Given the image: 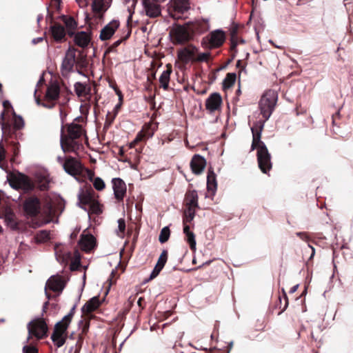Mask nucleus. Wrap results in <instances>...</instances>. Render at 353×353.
Masks as SVG:
<instances>
[{"label":"nucleus","mask_w":353,"mask_h":353,"mask_svg":"<svg viewBox=\"0 0 353 353\" xmlns=\"http://www.w3.org/2000/svg\"><path fill=\"white\" fill-rule=\"evenodd\" d=\"M23 353H38L35 347L31 345H24L23 347Z\"/></svg>","instance_id":"43"},{"label":"nucleus","mask_w":353,"mask_h":353,"mask_svg":"<svg viewBox=\"0 0 353 353\" xmlns=\"http://www.w3.org/2000/svg\"><path fill=\"white\" fill-rule=\"evenodd\" d=\"M28 336L26 339V343L28 342L32 335H34L38 339H43L46 336L48 326L43 319H37L28 323Z\"/></svg>","instance_id":"4"},{"label":"nucleus","mask_w":353,"mask_h":353,"mask_svg":"<svg viewBox=\"0 0 353 353\" xmlns=\"http://www.w3.org/2000/svg\"><path fill=\"white\" fill-rule=\"evenodd\" d=\"M49 239V232L46 230L39 231L34 236L37 243H42Z\"/></svg>","instance_id":"34"},{"label":"nucleus","mask_w":353,"mask_h":353,"mask_svg":"<svg viewBox=\"0 0 353 353\" xmlns=\"http://www.w3.org/2000/svg\"><path fill=\"white\" fill-rule=\"evenodd\" d=\"M170 74H171V70L167 69L165 70H163L162 72L161 76L159 77V83L161 84V86L164 90H166L168 88Z\"/></svg>","instance_id":"29"},{"label":"nucleus","mask_w":353,"mask_h":353,"mask_svg":"<svg viewBox=\"0 0 353 353\" xmlns=\"http://www.w3.org/2000/svg\"><path fill=\"white\" fill-rule=\"evenodd\" d=\"M76 266V263H72V265H71V270H74L76 269V268L74 267Z\"/></svg>","instance_id":"64"},{"label":"nucleus","mask_w":353,"mask_h":353,"mask_svg":"<svg viewBox=\"0 0 353 353\" xmlns=\"http://www.w3.org/2000/svg\"><path fill=\"white\" fill-rule=\"evenodd\" d=\"M195 208L188 207L185 211V217L183 218V222L190 223L194 218L195 216Z\"/></svg>","instance_id":"33"},{"label":"nucleus","mask_w":353,"mask_h":353,"mask_svg":"<svg viewBox=\"0 0 353 353\" xmlns=\"http://www.w3.org/2000/svg\"><path fill=\"white\" fill-rule=\"evenodd\" d=\"M296 235L298 236H299L301 239H302L303 240H305V241L307 240V236L306 234L304 232H297Z\"/></svg>","instance_id":"52"},{"label":"nucleus","mask_w":353,"mask_h":353,"mask_svg":"<svg viewBox=\"0 0 353 353\" xmlns=\"http://www.w3.org/2000/svg\"><path fill=\"white\" fill-rule=\"evenodd\" d=\"M216 175L213 171L209 170L207 176L208 190L214 192L216 190Z\"/></svg>","instance_id":"28"},{"label":"nucleus","mask_w":353,"mask_h":353,"mask_svg":"<svg viewBox=\"0 0 353 353\" xmlns=\"http://www.w3.org/2000/svg\"><path fill=\"white\" fill-rule=\"evenodd\" d=\"M6 221H10V223H11V227H12V228H15V226H16V223H15L14 222H13V223L12 222V221H11V215H8V216H6Z\"/></svg>","instance_id":"56"},{"label":"nucleus","mask_w":353,"mask_h":353,"mask_svg":"<svg viewBox=\"0 0 353 353\" xmlns=\"http://www.w3.org/2000/svg\"><path fill=\"white\" fill-rule=\"evenodd\" d=\"M43 39V37H36V38H34L32 40V43L35 45V44H37L40 42H41Z\"/></svg>","instance_id":"51"},{"label":"nucleus","mask_w":353,"mask_h":353,"mask_svg":"<svg viewBox=\"0 0 353 353\" xmlns=\"http://www.w3.org/2000/svg\"><path fill=\"white\" fill-rule=\"evenodd\" d=\"M51 339L57 347H61L65 342V335L53 332Z\"/></svg>","instance_id":"30"},{"label":"nucleus","mask_w":353,"mask_h":353,"mask_svg":"<svg viewBox=\"0 0 353 353\" xmlns=\"http://www.w3.org/2000/svg\"><path fill=\"white\" fill-rule=\"evenodd\" d=\"M82 134V128L81 125L78 124H72L68 128V135L71 141H67L65 143H63L62 139L61 140V147L63 152L68 151H74V145H76V142L74 141V139L79 138Z\"/></svg>","instance_id":"6"},{"label":"nucleus","mask_w":353,"mask_h":353,"mask_svg":"<svg viewBox=\"0 0 353 353\" xmlns=\"http://www.w3.org/2000/svg\"><path fill=\"white\" fill-rule=\"evenodd\" d=\"M60 94V87L57 82H53L47 88L46 98L50 101H54L59 99Z\"/></svg>","instance_id":"21"},{"label":"nucleus","mask_w":353,"mask_h":353,"mask_svg":"<svg viewBox=\"0 0 353 353\" xmlns=\"http://www.w3.org/2000/svg\"><path fill=\"white\" fill-rule=\"evenodd\" d=\"M210 52L197 53L194 62H207L210 57Z\"/></svg>","instance_id":"36"},{"label":"nucleus","mask_w":353,"mask_h":353,"mask_svg":"<svg viewBox=\"0 0 353 353\" xmlns=\"http://www.w3.org/2000/svg\"><path fill=\"white\" fill-rule=\"evenodd\" d=\"M277 100L278 94L274 90H269L263 94L259 101V108L264 121H258L251 128L252 133V150H257L259 167L265 174L272 168V162L271 155L265 144L261 141V132L265 122L269 119L274 110Z\"/></svg>","instance_id":"1"},{"label":"nucleus","mask_w":353,"mask_h":353,"mask_svg":"<svg viewBox=\"0 0 353 353\" xmlns=\"http://www.w3.org/2000/svg\"><path fill=\"white\" fill-rule=\"evenodd\" d=\"M186 205L195 208L199 207L198 194L196 190H190L186 194Z\"/></svg>","instance_id":"26"},{"label":"nucleus","mask_w":353,"mask_h":353,"mask_svg":"<svg viewBox=\"0 0 353 353\" xmlns=\"http://www.w3.org/2000/svg\"><path fill=\"white\" fill-rule=\"evenodd\" d=\"M100 305L98 296L91 298L81 308L83 313H90L95 310Z\"/></svg>","instance_id":"23"},{"label":"nucleus","mask_w":353,"mask_h":353,"mask_svg":"<svg viewBox=\"0 0 353 353\" xmlns=\"http://www.w3.org/2000/svg\"><path fill=\"white\" fill-rule=\"evenodd\" d=\"M76 63V50L70 47L65 53L63 59L61 72L63 76H68L74 70Z\"/></svg>","instance_id":"7"},{"label":"nucleus","mask_w":353,"mask_h":353,"mask_svg":"<svg viewBox=\"0 0 353 353\" xmlns=\"http://www.w3.org/2000/svg\"><path fill=\"white\" fill-rule=\"evenodd\" d=\"M92 182L93 186L97 190L101 191L105 188V183L101 177H95Z\"/></svg>","instance_id":"38"},{"label":"nucleus","mask_w":353,"mask_h":353,"mask_svg":"<svg viewBox=\"0 0 353 353\" xmlns=\"http://www.w3.org/2000/svg\"><path fill=\"white\" fill-rule=\"evenodd\" d=\"M121 102H119L118 104H117L114 108V117L116 116V114H117L119 108H121Z\"/></svg>","instance_id":"54"},{"label":"nucleus","mask_w":353,"mask_h":353,"mask_svg":"<svg viewBox=\"0 0 353 353\" xmlns=\"http://www.w3.org/2000/svg\"><path fill=\"white\" fill-rule=\"evenodd\" d=\"M206 165V161L204 157L199 154H195L190 162V167L193 173L196 174H201Z\"/></svg>","instance_id":"17"},{"label":"nucleus","mask_w":353,"mask_h":353,"mask_svg":"<svg viewBox=\"0 0 353 353\" xmlns=\"http://www.w3.org/2000/svg\"><path fill=\"white\" fill-rule=\"evenodd\" d=\"M57 159L58 163H60L61 166L63 168V163H65V160L63 159V158L61 157H58Z\"/></svg>","instance_id":"58"},{"label":"nucleus","mask_w":353,"mask_h":353,"mask_svg":"<svg viewBox=\"0 0 353 353\" xmlns=\"http://www.w3.org/2000/svg\"><path fill=\"white\" fill-rule=\"evenodd\" d=\"M36 101L38 105H41L43 107H45L48 109H51V108H54V103L49 104V103H41L39 99H37Z\"/></svg>","instance_id":"50"},{"label":"nucleus","mask_w":353,"mask_h":353,"mask_svg":"<svg viewBox=\"0 0 353 353\" xmlns=\"http://www.w3.org/2000/svg\"><path fill=\"white\" fill-rule=\"evenodd\" d=\"M0 117H1L0 124H1V126L2 132H3V129H4V123H3L4 112H3L1 113Z\"/></svg>","instance_id":"53"},{"label":"nucleus","mask_w":353,"mask_h":353,"mask_svg":"<svg viewBox=\"0 0 353 353\" xmlns=\"http://www.w3.org/2000/svg\"><path fill=\"white\" fill-rule=\"evenodd\" d=\"M18 185L26 192L32 190L34 187L31 179L26 175H22L19 177L18 180Z\"/></svg>","instance_id":"25"},{"label":"nucleus","mask_w":353,"mask_h":353,"mask_svg":"<svg viewBox=\"0 0 353 353\" xmlns=\"http://www.w3.org/2000/svg\"><path fill=\"white\" fill-rule=\"evenodd\" d=\"M119 27V21L112 20L101 30L99 38L101 41L110 39Z\"/></svg>","instance_id":"15"},{"label":"nucleus","mask_w":353,"mask_h":353,"mask_svg":"<svg viewBox=\"0 0 353 353\" xmlns=\"http://www.w3.org/2000/svg\"><path fill=\"white\" fill-rule=\"evenodd\" d=\"M170 237V230L168 227L165 226L164 227L160 232L159 236V241L163 243L166 242Z\"/></svg>","instance_id":"35"},{"label":"nucleus","mask_w":353,"mask_h":353,"mask_svg":"<svg viewBox=\"0 0 353 353\" xmlns=\"http://www.w3.org/2000/svg\"><path fill=\"white\" fill-rule=\"evenodd\" d=\"M222 103V98L220 94L214 92L211 94L205 101V107L210 112H213L215 110L220 108Z\"/></svg>","instance_id":"16"},{"label":"nucleus","mask_w":353,"mask_h":353,"mask_svg":"<svg viewBox=\"0 0 353 353\" xmlns=\"http://www.w3.org/2000/svg\"><path fill=\"white\" fill-rule=\"evenodd\" d=\"M170 36L174 44H184L191 41L194 34L187 25H174L170 31Z\"/></svg>","instance_id":"2"},{"label":"nucleus","mask_w":353,"mask_h":353,"mask_svg":"<svg viewBox=\"0 0 353 353\" xmlns=\"http://www.w3.org/2000/svg\"><path fill=\"white\" fill-rule=\"evenodd\" d=\"M142 5L145 14L150 18L157 17L161 14L159 3L152 0H142Z\"/></svg>","instance_id":"10"},{"label":"nucleus","mask_w":353,"mask_h":353,"mask_svg":"<svg viewBox=\"0 0 353 353\" xmlns=\"http://www.w3.org/2000/svg\"><path fill=\"white\" fill-rule=\"evenodd\" d=\"M70 322L71 314H68L63 317L61 321L57 322L55 324L54 331L65 335Z\"/></svg>","instance_id":"22"},{"label":"nucleus","mask_w":353,"mask_h":353,"mask_svg":"<svg viewBox=\"0 0 353 353\" xmlns=\"http://www.w3.org/2000/svg\"><path fill=\"white\" fill-rule=\"evenodd\" d=\"M23 208L27 214L30 216L37 215L40 210V202L37 197H30L26 200Z\"/></svg>","instance_id":"14"},{"label":"nucleus","mask_w":353,"mask_h":353,"mask_svg":"<svg viewBox=\"0 0 353 353\" xmlns=\"http://www.w3.org/2000/svg\"><path fill=\"white\" fill-rule=\"evenodd\" d=\"M167 259H168V252L166 250H163L161 254L160 255L158 262L156 265L163 268V267L167 261Z\"/></svg>","instance_id":"40"},{"label":"nucleus","mask_w":353,"mask_h":353,"mask_svg":"<svg viewBox=\"0 0 353 353\" xmlns=\"http://www.w3.org/2000/svg\"><path fill=\"white\" fill-rule=\"evenodd\" d=\"M46 286L54 292H61L65 288V283L60 276H51L46 282Z\"/></svg>","instance_id":"18"},{"label":"nucleus","mask_w":353,"mask_h":353,"mask_svg":"<svg viewBox=\"0 0 353 353\" xmlns=\"http://www.w3.org/2000/svg\"><path fill=\"white\" fill-rule=\"evenodd\" d=\"M63 170L69 175L77 180V176L83 174L84 167L74 157H68L63 163Z\"/></svg>","instance_id":"8"},{"label":"nucleus","mask_w":353,"mask_h":353,"mask_svg":"<svg viewBox=\"0 0 353 353\" xmlns=\"http://www.w3.org/2000/svg\"><path fill=\"white\" fill-rule=\"evenodd\" d=\"M236 75L235 73H228L223 82V86L225 89L231 88L235 83Z\"/></svg>","instance_id":"32"},{"label":"nucleus","mask_w":353,"mask_h":353,"mask_svg":"<svg viewBox=\"0 0 353 353\" xmlns=\"http://www.w3.org/2000/svg\"><path fill=\"white\" fill-rule=\"evenodd\" d=\"M199 48L192 44H189L177 50L178 59L184 63L194 62Z\"/></svg>","instance_id":"9"},{"label":"nucleus","mask_w":353,"mask_h":353,"mask_svg":"<svg viewBox=\"0 0 353 353\" xmlns=\"http://www.w3.org/2000/svg\"><path fill=\"white\" fill-rule=\"evenodd\" d=\"M3 105L4 108H8V106H11V103L9 101H4L3 102Z\"/></svg>","instance_id":"61"},{"label":"nucleus","mask_w":353,"mask_h":353,"mask_svg":"<svg viewBox=\"0 0 353 353\" xmlns=\"http://www.w3.org/2000/svg\"><path fill=\"white\" fill-rule=\"evenodd\" d=\"M104 0H92V10L95 13H100L106 10Z\"/></svg>","instance_id":"31"},{"label":"nucleus","mask_w":353,"mask_h":353,"mask_svg":"<svg viewBox=\"0 0 353 353\" xmlns=\"http://www.w3.org/2000/svg\"><path fill=\"white\" fill-rule=\"evenodd\" d=\"M152 1L160 4V3L165 1L166 0H152Z\"/></svg>","instance_id":"63"},{"label":"nucleus","mask_w":353,"mask_h":353,"mask_svg":"<svg viewBox=\"0 0 353 353\" xmlns=\"http://www.w3.org/2000/svg\"><path fill=\"white\" fill-rule=\"evenodd\" d=\"M74 91L79 97H85L89 94L90 88L85 83L77 82L74 84Z\"/></svg>","instance_id":"27"},{"label":"nucleus","mask_w":353,"mask_h":353,"mask_svg":"<svg viewBox=\"0 0 353 353\" xmlns=\"http://www.w3.org/2000/svg\"><path fill=\"white\" fill-rule=\"evenodd\" d=\"M52 35L56 41H61L65 36L64 28L61 25H54L50 28Z\"/></svg>","instance_id":"24"},{"label":"nucleus","mask_w":353,"mask_h":353,"mask_svg":"<svg viewBox=\"0 0 353 353\" xmlns=\"http://www.w3.org/2000/svg\"><path fill=\"white\" fill-rule=\"evenodd\" d=\"M91 208L93 212L96 214H99L101 212V210L100 209L99 205L97 202H92L91 203Z\"/></svg>","instance_id":"48"},{"label":"nucleus","mask_w":353,"mask_h":353,"mask_svg":"<svg viewBox=\"0 0 353 353\" xmlns=\"http://www.w3.org/2000/svg\"><path fill=\"white\" fill-rule=\"evenodd\" d=\"M308 248H309L310 249H311V250H312V254H311V255H310V259H312V258L314 256V254H315V250H314V248L312 245H308Z\"/></svg>","instance_id":"59"},{"label":"nucleus","mask_w":353,"mask_h":353,"mask_svg":"<svg viewBox=\"0 0 353 353\" xmlns=\"http://www.w3.org/2000/svg\"><path fill=\"white\" fill-rule=\"evenodd\" d=\"M117 94L119 96V99L120 102H121V101H122V94H121V92L120 91H117Z\"/></svg>","instance_id":"62"},{"label":"nucleus","mask_w":353,"mask_h":353,"mask_svg":"<svg viewBox=\"0 0 353 353\" xmlns=\"http://www.w3.org/2000/svg\"><path fill=\"white\" fill-rule=\"evenodd\" d=\"M24 126V121L21 116H18L17 119L14 121V127L17 129H20Z\"/></svg>","instance_id":"44"},{"label":"nucleus","mask_w":353,"mask_h":353,"mask_svg":"<svg viewBox=\"0 0 353 353\" xmlns=\"http://www.w3.org/2000/svg\"><path fill=\"white\" fill-rule=\"evenodd\" d=\"M6 157V150L2 145V143H0V168L5 170L6 168L2 161L4 160Z\"/></svg>","instance_id":"42"},{"label":"nucleus","mask_w":353,"mask_h":353,"mask_svg":"<svg viewBox=\"0 0 353 353\" xmlns=\"http://www.w3.org/2000/svg\"><path fill=\"white\" fill-rule=\"evenodd\" d=\"M125 3H128L127 10L129 13V18L131 19L132 14L134 12V8L137 2V0H123Z\"/></svg>","instance_id":"37"},{"label":"nucleus","mask_w":353,"mask_h":353,"mask_svg":"<svg viewBox=\"0 0 353 353\" xmlns=\"http://www.w3.org/2000/svg\"><path fill=\"white\" fill-rule=\"evenodd\" d=\"M93 190H84L81 189L78 193V205L84 209L82 205L90 204L92 202Z\"/></svg>","instance_id":"20"},{"label":"nucleus","mask_w":353,"mask_h":353,"mask_svg":"<svg viewBox=\"0 0 353 353\" xmlns=\"http://www.w3.org/2000/svg\"><path fill=\"white\" fill-rule=\"evenodd\" d=\"M163 268H160L157 265H156L153 270V271L152 272V273L150 274V279H152L154 278H155L159 274V272H161V270H162Z\"/></svg>","instance_id":"49"},{"label":"nucleus","mask_w":353,"mask_h":353,"mask_svg":"<svg viewBox=\"0 0 353 353\" xmlns=\"http://www.w3.org/2000/svg\"><path fill=\"white\" fill-rule=\"evenodd\" d=\"M187 237V241L190 245V247L192 250L196 249V240H195V236L194 233L192 232L191 233H188L187 235H185Z\"/></svg>","instance_id":"41"},{"label":"nucleus","mask_w":353,"mask_h":353,"mask_svg":"<svg viewBox=\"0 0 353 353\" xmlns=\"http://www.w3.org/2000/svg\"><path fill=\"white\" fill-rule=\"evenodd\" d=\"M79 244L84 251H90L95 246V239L92 234H82Z\"/></svg>","instance_id":"19"},{"label":"nucleus","mask_w":353,"mask_h":353,"mask_svg":"<svg viewBox=\"0 0 353 353\" xmlns=\"http://www.w3.org/2000/svg\"><path fill=\"white\" fill-rule=\"evenodd\" d=\"M35 181L38 184L40 190H44L49 188L50 178L48 172L46 170H39L34 173Z\"/></svg>","instance_id":"11"},{"label":"nucleus","mask_w":353,"mask_h":353,"mask_svg":"<svg viewBox=\"0 0 353 353\" xmlns=\"http://www.w3.org/2000/svg\"><path fill=\"white\" fill-rule=\"evenodd\" d=\"M183 232L185 235H187L188 233H191L192 232L190 230V226L188 225H184L183 227Z\"/></svg>","instance_id":"55"},{"label":"nucleus","mask_w":353,"mask_h":353,"mask_svg":"<svg viewBox=\"0 0 353 353\" xmlns=\"http://www.w3.org/2000/svg\"><path fill=\"white\" fill-rule=\"evenodd\" d=\"M225 39V33L220 29L211 32L203 38L201 45L208 48H214L221 46Z\"/></svg>","instance_id":"5"},{"label":"nucleus","mask_w":353,"mask_h":353,"mask_svg":"<svg viewBox=\"0 0 353 353\" xmlns=\"http://www.w3.org/2000/svg\"><path fill=\"white\" fill-rule=\"evenodd\" d=\"M117 223H118V230L117 232H120L122 233L124 232L125 229V223L124 219H119L118 220Z\"/></svg>","instance_id":"45"},{"label":"nucleus","mask_w":353,"mask_h":353,"mask_svg":"<svg viewBox=\"0 0 353 353\" xmlns=\"http://www.w3.org/2000/svg\"><path fill=\"white\" fill-rule=\"evenodd\" d=\"M114 197L119 201H122L126 193V185L120 178H114L112 180Z\"/></svg>","instance_id":"12"},{"label":"nucleus","mask_w":353,"mask_h":353,"mask_svg":"<svg viewBox=\"0 0 353 353\" xmlns=\"http://www.w3.org/2000/svg\"><path fill=\"white\" fill-rule=\"evenodd\" d=\"M298 288H299V285H298V284H297V285H295L294 286H293V287L290 289V293L292 294V293L295 292L297 290Z\"/></svg>","instance_id":"60"},{"label":"nucleus","mask_w":353,"mask_h":353,"mask_svg":"<svg viewBox=\"0 0 353 353\" xmlns=\"http://www.w3.org/2000/svg\"><path fill=\"white\" fill-rule=\"evenodd\" d=\"M65 26L71 30H74L77 28V23L72 17H65L63 20Z\"/></svg>","instance_id":"39"},{"label":"nucleus","mask_w":353,"mask_h":353,"mask_svg":"<svg viewBox=\"0 0 353 353\" xmlns=\"http://www.w3.org/2000/svg\"><path fill=\"white\" fill-rule=\"evenodd\" d=\"M70 36L74 37V43L81 48H86L91 41L90 34L85 31H80L77 33L68 32Z\"/></svg>","instance_id":"13"},{"label":"nucleus","mask_w":353,"mask_h":353,"mask_svg":"<svg viewBox=\"0 0 353 353\" xmlns=\"http://www.w3.org/2000/svg\"><path fill=\"white\" fill-rule=\"evenodd\" d=\"M121 40H120V39H119V40L116 41L112 44V46L110 48V50H112L113 48H114L117 47L118 46H119V45H120V43H121Z\"/></svg>","instance_id":"57"},{"label":"nucleus","mask_w":353,"mask_h":353,"mask_svg":"<svg viewBox=\"0 0 353 353\" xmlns=\"http://www.w3.org/2000/svg\"><path fill=\"white\" fill-rule=\"evenodd\" d=\"M83 172L85 173V176L88 178L90 181H93L94 179V173L90 170L84 168Z\"/></svg>","instance_id":"46"},{"label":"nucleus","mask_w":353,"mask_h":353,"mask_svg":"<svg viewBox=\"0 0 353 353\" xmlns=\"http://www.w3.org/2000/svg\"><path fill=\"white\" fill-rule=\"evenodd\" d=\"M167 6L170 15L177 19L183 18L190 9L189 0H170Z\"/></svg>","instance_id":"3"},{"label":"nucleus","mask_w":353,"mask_h":353,"mask_svg":"<svg viewBox=\"0 0 353 353\" xmlns=\"http://www.w3.org/2000/svg\"><path fill=\"white\" fill-rule=\"evenodd\" d=\"M143 137L144 135L142 132L138 133L134 140L130 143V148H132L137 143L141 141L143 139Z\"/></svg>","instance_id":"47"}]
</instances>
